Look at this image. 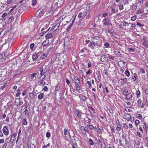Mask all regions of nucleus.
Wrapping results in <instances>:
<instances>
[{"instance_id": "56", "label": "nucleus", "mask_w": 148, "mask_h": 148, "mask_svg": "<svg viewBox=\"0 0 148 148\" xmlns=\"http://www.w3.org/2000/svg\"><path fill=\"white\" fill-rule=\"evenodd\" d=\"M43 90L45 91H47L48 90V89L47 86H45L43 88Z\"/></svg>"}, {"instance_id": "6", "label": "nucleus", "mask_w": 148, "mask_h": 148, "mask_svg": "<svg viewBox=\"0 0 148 148\" xmlns=\"http://www.w3.org/2000/svg\"><path fill=\"white\" fill-rule=\"evenodd\" d=\"M100 38L98 36L96 37V38H93V45H95V44H99Z\"/></svg>"}, {"instance_id": "55", "label": "nucleus", "mask_w": 148, "mask_h": 148, "mask_svg": "<svg viewBox=\"0 0 148 148\" xmlns=\"http://www.w3.org/2000/svg\"><path fill=\"white\" fill-rule=\"evenodd\" d=\"M87 84L88 85L89 87L90 88H91V86L90 82L89 81H88L87 82Z\"/></svg>"}, {"instance_id": "63", "label": "nucleus", "mask_w": 148, "mask_h": 148, "mask_svg": "<svg viewBox=\"0 0 148 148\" xmlns=\"http://www.w3.org/2000/svg\"><path fill=\"white\" fill-rule=\"evenodd\" d=\"M7 14L6 13H4L2 15V17H4L7 15Z\"/></svg>"}, {"instance_id": "44", "label": "nucleus", "mask_w": 148, "mask_h": 148, "mask_svg": "<svg viewBox=\"0 0 148 148\" xmlns=\"http://www.w3.org/2000/svg\"><path fill=\"white\" fill-rule=\"evenodd\" d=\"M37 1L34 0H32V5L33 6L35 5L37 3Z\"/></svg>"}, {"instance_id": "27", "label": "nucleus", "mask_w": 148, "mask_h": 148, "mask_svg": "<svg viewBox=\"0 0 148 148\" xmlns=\"http://www.w3.org/2000/svg\"><path fill=\"white\" fill-rule=\"evenodd\" d=\"M140 121L139 120L137 119L135 121V123L136 127H137L140 123Z\"/></svg>"}, {"instance_id": "16", "label": "nucleus", "mask_w": 148, "mask_h": 148, "mask_svg": "<svg viewBox=\"0 0 148 148\" xmlns=\"http://www.w3.org/2000/svg\"><path fill=\"white\" fill-rule=\"evenodd\" d=\"M53 36L52 35L51 33L48 34H47L46 37L48 38H52L53 37Z\"/></svg>"}, {"instance_id": "9", "label": "nucleus", "mask_w": 148, "mask_h": 148, "mask_svg": "<svg viewBox=\"0 0 148 148\" xmlns=\"http://www.w3.org/2000/svg\"><path fill=\"white\" fill-rule=\"evenodd\" d=\"M124 118L128 121H129L130 119L131 118V115L128 114H124Z\"/></svg>"}, {"instance_id": "62", "label": "nucleus", "mask_w": 148, "mask_h": 148, "mask_svg": "<svg viewBox=\"0 0 148 148\" xmlns=\"http://www.w3.org/2000/svg\"><path fill=\"white\" fill-rule=\"evenodd\" d=\"M89 143H90V145H92V140L91 138L90 139Z\"/></svg>"}, {"instance_id": "25", "label": "nucleus", "mask_w": 148, "mask_h": 148, "mask_svg": "<svg viewBox=\"0 0 148 148\" xmlns=\"http://www.w3.org/2000/svg\"><path fill=\"white\" fill-rule=\"evenodd\" d=\"M29 97L31 99H33L34 97V94L32 92H31L29 94Z\"/></svg>"}, {"instance_id": "24", "label": "nucleus", "mask_w": 148, "mask_h": 148, "mask_svg": "<svg viewBox=\"0 0 148 148\" xmlns=\"http://www.w3.org/2000/svg\"><path fill=\"white\" fill-rule=\"evenodd\" d=\"M38 55L36 53L34 54L32 56V58L33 60H36L38 58Z\"/></svg>"}, {"instance_id": "64", "label": "nucleus", "mask_w": 148, "mask_h": 148, "mask_svg": "<svg viewBox=\"0 0 148 148\" xmlns=\"http://www.w3.org/2000/svg\"><path fill=\"white\" fill-rule=\"evenodd\" d=\"M25 110L24 111V112L25 113V114H26L27 112H28V110H27V108L26 107L25 108Z\"/></svg>"}, {"instance_id": "50", "label": "nucleus", "mask_w": 148, "mask_h": 148, "mask_svg": "<svg viewBox=\"0 0 148 148\" xmlns=\"http://www.w3.org/2000/svg\"><path fill=\"white\" fill-rule=\"evenodd\" d=\"M110 46V44L108 42H106L104 44V46L106 47H108Z\"/></svg>"}, {"instance_id": "11", "label": "nucleus", "mask_w": 148, "mask_h": 148, "mask_svg": "<svg viewBox=\"0 0 148 148\" xmlns=\"http://www.w3.org/2000/svg\"><path fill=\"white\" fill-rule=\"evenodd\" d=\"M135 117L139 119H142L143 118V116L140 114H136L135 115Z\"/></svg>"}, {"instance_id": "52", "label": "nucleus", "mask_w": 148, "mask_h": 148, "mask_svg": "<svg viewBox=\"0 0 148 148\" xmlns=\"http://www.w3.org/2000/svg\"><path fill=\"white\" fill-rule=\"evenodd\" d=\"M75 113L77 115V116H79L81 115V113L77 111H75Z\"/></svg>"}, {"instance_id": "33", "label": "nucleus", "mask_w": 148, "mask_h": 148, "mask_svg": "<svg viewBox=\"0 0 148 148\" xmlns=\"http://www.w3.org/2000/svg\"><path fill=\"white\" fill-rule=\"evenodd\" d=\"M137 18V16L136 15H135L132 17L131 18V20L132 21H135Z\"/></svg>"}, {"instance_id": "38", "label": "nucleus", "mask_w": 148, "mask_h": 148, "mask_svg": "<svg viewBox=\"0 0 148 148\" xmlns=\"http://www.w3.org/2000/svg\"><path fill=\"white\" fill-rule=\"evenodd\" d=\"M82 12H80L78 14L77 17L79 18H80L82 17Z\"/></svg>"}, {"instance_id": "28", "label": "nucleus", "mask_w": 148, "mask_h": 148, "mask_svg": "<svg viewBox=\"0 0 148 148\" xmlns=\"http://www.w3.org/2000/svg\"><path fill=\"white\" fill-rule=\"evenodd\" d=\"M36 75V73H34L30 74L29 76L30 79H33Z\"/></svg>"}, {"instance_id": "31", "label": "nucleus", "mask_w": 148, "mask_h": 148, "mask_svg": "<svg viewBox=\"0 0 148 148\" xmlns=\"http://www.w3.org/2000/svg\"><path fill=\"white\" fill-rule=\"evenodd\" d=\"M59 27V26H57V25H55L54 26V27H52L51 29V31H53L54 30L55 28H56V29L55 30H56Z\"/></svg>"}, {"instance_id": "59", "label": "nucleus", "mask_w": 148, "mask_h": 148, "mask_svg": "<svg viewBox=\"0 0 148 148\" xmlns=\"http://www.w3.org/2000/svg\"><path fill=\"white\" fill-rule=\"evenodd\" d=\"M141 12H142V11L141 10H138L137 11L136 13L138 14H141Z\"/></svg>"}, {"instance_id": "51", "label": "nucleus", "mask_w": 148, "mask_h": 148, "mask_svg": "<svg viewBox=\"0 0 148 148\" xmlns=\"http://www.w3.org/2000/svg\"><path fill=\"white\" fill-rule=\"evenodd\" d=\"M128 50L130 51L133 52L134 51V50L132 48H130L128 49Z\"/></svg>"}, {"instance_id": "34", "label": "nucleus", "mask_w": 148, "mask_h": 148, "mask_svg": "<svg viewBox=\"0 0 148 148\" xmlns=\"http://www.w3.org/2000/svg\"><path fill=\"white\" fill-rule=\"evenodd\" d=\"M123 94L124 95H126L128 92V90L127 89H124L123 91Z\"/></svg>"}, {"instance_id": "15", "label": "nucleus", "mask_w": 148, "mask_h": 148, "mask_svg": "<svg viewBox=\"0 0 148 148\" xmlns=\"http://www.w3.org/2000/svg\"><path fill=\"white\" fill-rule=\"evenodd\" d=\"M49 43V41L48 40H45L44 41L42 44V45L43 47H45L46 46V45H48Z\"/></svg>"}, {"instance_id": "57", "label": "nucleus", "mask_w": 148, "mask_h": 148, "mask_svg": "<svg viewBox=\"0 0 148 148\" xmlns=\"http://www.w3.org/2000/svg\"><path fill=\"white\" fill-rule=\"evenodd\" d=\"M4 139H0V144L3 143L4 142Z\"/></svg>"}, {"instance_id": "32", "label": "nucleus", "mask_w": 148, "mask_h": 148, "mask_svg": "<svg viewBox=\"0 0 148 148\" xmlns=\"http://www.w3.org/2000/svg\"><path fill=\"white\" fill-rule=\"evenodd\" d=\"M145 143L146 144L147 146L148 147V138L146 137L145 138Z\"/></svg>"}, {"instance_id": "45", "label": "nucleus", "mask_w": 148, "mask_h": 148, "mask_svg": "<svg viewBox=\"0 0 148 148\" xmlns=\"http://www.w3.org/2000/svg\"><path fill=\"white\" fill-rule=\"evenodd\" d=\"M119 8L120 10H122L123 9V5L121 4L119 6Z\"/></svg>"}, {"instance_id": "36", "label": "nucleus", "mask_w": 148, "mask_h": 148, "mask_svg": "<svg viewBox=\"0 0 148 148\" xmlns=\"http://www.w3.org/2000/svg\"><path fill=\"white\" fill-rule=\"evenodd\" d=\"M20 91V90H19V89L17 90V91L18 92L17 93H16V97H18V96H19V95L20 94L19 92Z\"/></svg>"}, {"instance_id": "58", "label": "nucleus", "mask_w": 148, "mask_h": 148, "mask_svg": "<svg viewBox=\"0 0 148 148\" xmlns=\"http://www.w3.org/2000/svg\"><path fill=\"white\" fill-rule=\"evenodd\" d=\"M143 2V0H138V3L139 4H141Z\"/></svg>"}, {"instance_id": "54", "label": "nucleus", "mask_w": 148, "mask_h": 148, "mask_svg": "<svg viewBox=\"0 0 148 148\" xmlns=\"http://www.w3.org/2000/svg\"><path fill=\"white\" fill-rule=\"evenodd\" d=\"M132 81H134L136 80V79H137V77H135L134 76H132Z\"/></svg>"}, {"instance_id": "39", "label": "nucleus", "mask_w": 148, "mask_h": 148, "mask_svg": "<svg viewBox=\"0 0 148 148\" xmlns=\"http://www.w3.org/2000/svg\"><path fill=\"white\" fill-rule=\"evenodd\" d=\"M64 133L65 136L66 135L68 134L66 128H65L64 130Z\"/></svg>"}, {"instance_id": "23", "label": "nucleus", "mask_w": 148, "mask_h": 148, "mask_svg": "<svg viewBox=\"0 0 148 148\" xmlns=\"http://www.w3.org/2000/svg\"><path fill=\"white\" fill-rule=\"evenodd\" d=\"M22 123L24 125H26L27 124V119H26L25 118L23 120Z\"/></svg>"}, {"instance_id": "12", "label": "nucleus", "mask_w": 148, "mask_h": 148, "mask_svg": "<svg viewBox=\"0 0 148 148\" xmlns=\"http://www.w3.org/2000/svg\"><path fill=\"white\" fill-rule=\"evenodd\" d=\"M47 56V54L46 53H43L41 56L40 58L42 60H44L46 58Z\"/></svg>"}, {"instance_id": "18", "label": "nucleus", "mask_w": 148, "mask_h": 148, "mask_svg": "<svg viewBox=\"0 0 148 148\" xmlns=\"http://www.w3.org/2000/svg\"><path fill=\"white\" fill-rule=\"evenodd\" d=\"M60 85L59 84H58L56 86L55 90L56 91H59L60 90Z\"/></svg>"}, {"instance_id": "41", "label": "nucleus", "mask_w": 148, "mask_h": 148, "mask_svg": "<svg viewBox=\"0 0 148 148\" xmlns=\"http://www.w3.org/2000/svg\"><path fill=\"white\" fill-rule=\"evenodd\" d=\"M34 46V43L31 44L30 46V48L32 50L33 49V48Z\"/></svg>"}, {"instance_id": "60", "label": "nucleus", "mask_w": 148, "mask_h": 148, "mask_svg": "<svg viewBox=\"0 0 148 148\" xmlns=\"http://www.w3.org/2000/svg\"><path fill=\"white\" fill-rule=\"evenodd\" d=\"M127 24V22H126L125 21H124L122 25L123 26H125Z\"/></svg>"}, {"instance_id": "35", "label": "nucleus", "mask_w": 148, "mask_h": 148, "mask_svg": "<svg viewBox=\"0 0 148 148\" xmlns=\"http://www.w3.org/2000/svg\"><path fill=\"white\" fill-rule=\"evenodd\" d=\"M51 134L49 132H47L46 134V136L47 138H49L51 136Z\"/></svg>"}, {"instance_id": "37", "label": "nucleus", "mask_w": 148, "mask_h": 148, "mask_svg": "<svg viewBox=\"0 0 148 148\" xmlns=\"http://www.w3.org/2000/svg\"><path fill=\"white\" fill-rule=\"evenodd\" d=\"M6 84H7V83H5L4 85L2 86H1V88H0V89L1 90H2L5 87V86H6Z\"/></svg>"}, {"instance_id": "17", "label": "nucleus", "mask_w": 148, "mask_h": 148, "mask_svg": "<svg viewBox=\"0 0 148 148\" xmlns=\"http://www.w3.org/2000/svg\"><path fill=\"white\" fill-rule=\"evenodd\" d=\"M125 96L126 99H130L132 97V95L130 93H128L127 95Z\"/></svg>"}, {"instance_id": "10", "label": "nucleus", "mask_w": 148, "mask_h": 148, "mask_svg": "<svg viewBox=\"0 0 148 148\" xmlns=\"http://www.w3.org/2000/svg\"><path fill=\"white\" fill-rule=\"evenodd\" d=\"M143 45L146 47H147L148 46V41L147 39H144V41L143 43Z\"/></svg>"}, {"instance_id": "4", "label": "nucleus", "mask_w": 148, "mask_h": 148, "mask_svg": "<svg viewBox=\"0 0 148 148\" xmlns=\"http://www.w3.org/2000/svg\"><path fill=\"white\" fill-rule=\"evenodd\" d=\"M118 11V9L112 7L110 9L109 13L110 15H111L112 14L117 12Z\"/></svg>"}, {"instance_id": "8", "label": "nucleus", "mask_w": 148, "mask_h": 148, "mask_svg": "<svg viewBox=\"0 0 148 148\" xmlns=\"http://www.w3.org/2000/svg\"><path fill=\"white\" fill-rule=\"evenodd\" d=\"M108 59V57L106 55L102 56L100 59V60L103 62H105Z\"/></svg>"}, {"instance_id": "19", "label": "nucleus", "mask_w": 148, "mask_h": 148, "mask_svg": "<svg viewBox=\"0 0 148 148\" xmlns=\"http://www.w3.org/2000/svg\"><path fill=\"white\" fill-rule=\"evenodd\" d=\"M121 124L117 125L116 130L118 131H120L121 130Z\"/></svg>"}, {"instance_id": "22", "label": "nucleus", "mask_w": 148, "mask_h": 148, "mask_svg": "<svg viewBox=\"0 0 148 148\" xmlns=\"http://www.w3.org/2000/svg\"><path fill=\"white\" fill-rule=\"evenodd\" d=\"M123 127L125 129L127 130L128 129L129 127L125 123H124L123 124Z\"/></svg>"}, {"instance_id": "2", "label": "nucleus", "mask_w": 148, "mask_h": 148, "mask_svg": "<svg viewBox=\"0 0 148 148\" xmlns=\"http://www.w3.org/2000/svg\"><path fill=\"white\" fill-rule=\"evenodd\" d=\"M74 81L75 83V86L76 87L77 90L78 91L80 89V88L79 86L80 84V81L79 78L77 77H75L74 79Z\"/></svg>"}, {"instance_id": "43", "label": "nucleus", "mask_w": 148, "mask_h": 148, "mask_svg": "<svg viewBox=\"0 0 148 148\" xmlns=\"http://www.w3.org/2000/svg\"><path fill=\"white\" fill-rule=\"evenodd\" d=\"M39 71H40V72H43L44 70L43 67L42 66L41 67L38 69Z\"/></svg>"}, {"instance_id": "21", "label": "nucleus", "mask_w": 148, "mask_h": 148, "mask_svg": "<svg viewBox=\"0 0 148 148\" xmlns=\"http://www.w3.org/2000/svg\"><path fill=\"white\" fill-rule=\"evenodd\" d=\"M114 53L118 56H121V54L120 52L118 51H116L114 52Z\"/></svg>"}, {"instance_id": "13", "label": "nucleus", "mask_w": 148, "mask_h": 148, "mask_svg": "<svg viewBox=\"0 0 148 148\" xmlns=\"http://www.w3.org/2000/svg\"><path fill=\"white\" fill-rule=\"evenodd\" d=\"M103 23L106 25H108L109 24V21L108 19L106 18H104L103 20Z\"/></svg>"}, {"instance_id": "29", "label": "nucleus", "mask_w": 148, "mask_h": 148, "mask_svg": "<svg viewBox=\"0 0 148 148\" xmlns=\"http://www.w3.org/2000/svg\"><path fill=\"white\" fill-rule=\"evenodd\" d=\"M43 94L41 93L39 94L38 96V98L39 99H41L43 98Z\"/></svg>"}, {"instance_id": "47", "label": "nucleus", "mask_w": 148, "mask_h": 148, "mask_svg": "<svg viewBox=\"0 0 148 148\" xmlns=\"http://www.w3.org/2000/svg\"><path fill=\"white\" fill-rule=\"evenodd\" d=\"M137 26H139V27H143L144 26V25H143L142 24H141L138 22H137Z\"/></svg>"}, {"instance_id": "42", "label": "nucleus", "mask_w": 148, "mask_h": 148, "mask_svg": "<svg viewBox=\"0 0 148 148\" xmlns=\"http://www.w3.org/2000/svg\"><path fill=\"white\" fill-rule=\"evenodd\" d=\"M137 135L138 137L140 138H142L143 137L142 135L139 132H138L137 133Z\"/></svg>"}, {"instance_id": "20", "label": "nucleus", "mask_w": 148, "mask_h": 148, "mask_svg": "<svg viewBox=\"0 0 148 148\" xmlns=\"http://www.w3.org/2000/svg\"><path fill=\"white\" fill-rule=\"evenodd\" d=\"M125 74L127 77H129L130 76V73L127 69H126L125 72Z\"/></svg>"}, {"instance_id": "26", "label": "nucleus", "mask_w": 148, "mask_h": 148, "mask_svg": "<svg viewBox=\"0 0 148 148\" xmlns=\"http://www.w3.org/2000/svg\"><path fill=\"white\" fill-rule=\"evenodd\" d=\"M136 95L137 98H139L140 95V93L139 90H138L136 91Z\"/></svg>"}, {"instance_id": "5", "label": "nucleus", "mask_w": 148, "mask_h": 148, "mask_svg": "<svg viewBox=\"0 0 148 148\" xmlns=\"http://www.w3.org/2000/svg\"><path fill=\"white\" fill-rule=\"evenodd\" d=\"M3 132L6 135H8L9 133V131L8 127L6 126H4L3 129Z\"/></svg>"}, {"instance_id": "48", "label": "nucleus", "mask_w": 148, "mask_h": 148, "mask_svg": "<svg viewBox=\"0 0 148 148\" xmlns=\"http://www.w3.org/2000/svg\"><path fill=\"white\" fill-rule=\"evenodd\" d=\"M27 93V90H24L23 91V93H22V95L23 96H24Z\"/></svg>"}, {"instance_id": "46", "label": "nucleus", "mask_w": 148, "mask_h": 148, "mask_svg": "<svg viewBox=\"0 0 148 148\" xmlns=\"http://www.w3.org/2000/svg\"><path fill=\"white\" fill-rule=\"evenodd\" d=\"M98 133H99L100 132L101 130L99 128L97 127V128L95 130Z\"/></svg>"}, {"instance_id": "30", "label": "nucleus", "mask_w": 148, "mask_h": 148, "mask_svg": "<svg viewBox=\"0 0 148 148\" xmlns=\"http://www.w3.org/2000/svg\"><path fill=\"white\" fill-rule=\"evenodd\" d=\"M137 102L138 104V106L140 107L141 106V103L142 102V100L141 99H139L137 100Z\"/></svg>"}, {"instance_id": "40", "label": "nucleus", "mask_w": 148, "mask_h": 148, "mask_svg": "<svg viewBox=\"0 0 148 148\" xmlns=\"http://www.w3.org/2000/svg\"><path fill=\"white\" fill-rule=\"evenodd\" d=\"M87 128L88 129V130H92V125H88L87 126Z\"/></svg>"}, {"instance_id": "3", "label": "nucleus", "mask_w": 148, "mask_h": 148, "mask_svg": "<svg viewBox=\"0 0 148 148\" xmlns=\"http://www.w3.org/2000/svg\"><path fill=\"white\" fill-rule=\"evenodd\" d=\"M23 101L20 98H16L15 101V104L17 106H20L23 103Z\"/></svg>"}, {"instance_id": "53", "label": "nucleus", "mask_w": 148, "mask_h": 148, "mask_svg": "<svg viewBox=\"0 0 148 148\" xmlns=\"http://www.w3.org/2000/svg\"><path fill=\"white\" fill-rule=\"evenodd\" d=\"M17 7H18V6L17 5H13L12 7V8L15 9V10H16V9L18 8H17Z\"/></svg>"}, {"instance_id": "14", "label": "nucleus", "mask_w": 148, "mask_h": 148, "mask_svg": "<svg viewBox=\"0 0 148 148\" xmlns=\"http://www.w3.org/2000/svg\"><path fill=\"white\" fill-rule=\"evenodd\" d=\"M143 127L144 130L147 132L148 130V127L145 123H143Z\"/></svg>"}, {"instance_id": "61", "label": "nucleus", "mask_w": 148, "mask_h": 148, "mask_svg": "<svg viewBox=\"0 0 148 148\" xmlns=\"http://www.w3.org/2000/svg\"><path fill=\"white\" fill-rule=\"evenodd\" d=\"M7 143H5L3 144L2 148H6L7 147Z\"/></svg>"}, {"instance_id": "1", "label": "nucleus", "mask_w": 148, "mask_h": 148, "mask_svg": "<svg viewBox=\"0 0 148 148\" xmlns=\"http://www.w3.org/2000/svg\"><path fill=\"white\" fill-rule=\"evenodd\" d=\"M49 24V22L47 21L45 22V23H44L42 25L41 27H42V29L41 31L42 32L40 33L41 36H43V35L45 34L47 31L49 30L50 29V27L47 30L45 31H43V30L45 29H47V26Z\"/></svg>"}, {"instance_id": "49", "label": "nucleus", "mask_w": 148, "mask_h": 148, "mask_svg": "<svg viewBox=\"0 0 148 148\" xmlns=\"http://www.w3.org/2000/svg\"><path fill=\"white\" fill-rule=\"evenodd\" d=\"M140 71L141 73H145V71L144 69L143 68H141L140 69Z\"/></svg>"}, {"instance_id": "7", "label": "nucleus", "mask_w": 148, "mask_h": 148, "mask_svg": "<svg viewBox=\"0 0 148 148\" xmlns=\"http://www.w3.org/2000/svg\"><path fill=\"white\" fill-rule=\"evenodd\" d=\"M43 14V13L40 10L36 12L35 15L37 17H40Z\"/></svg>"}]
</instances>
